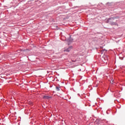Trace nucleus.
Instances as JSON below:
<instances>
[{"label":"nucleus","mask_w":125,"mask_h":125,"mask_svg":"<svg viewBox=\"0 0 125 125\" xmlns=\"http://www.w3.org/2000/svg\"><path fill=\"white\" fill-rule=\"evenodd\" d=\"M120 18V16H111L110 18H108L106 21V22L107 23H109L111 26H119V24L118 23V21L119 20H116L115 19H119Z\"/></svg>","instance_id":"f257e3e1"},{"label":"nucleus","mask_w":125,"mask_h":125,"mask_svg":"<svg viewBox=\"0 0 125 125\" xmlns=\"http://www.w3.org/2000/svg\"><path fill=\"white\" fill-rule=\"evenodd\" d=\"M74 39L72 38V35H70L69 37L66 39V42H68V45H70V43H72Z\"/></svg>","instance_id":"f03ea898"},{"label":"nucleus","mask_w":125,"mask_h":125,"mask_svg":"<svg viewBox=\"0 0 125 125\" xmlns=\"http://www.w3.org/2000/svg\"><path fill=\"white\" fill-rule=\"evenodd\" d=\"M73 48V46H70L68 48L64 49L63 51L64 52H70L71 50Z\"/></svg>","instance_id":"7ed1b4c3"},{"label":"nucleus","mask_w":125,"mask_h":125,"mask_svg":"<svg viewBox=\"0 0 125 125\" xmlns=\"http://www.w3.org/2000/svg\"><path fill=\"white\" fill-rule=\"evenodd\" d=\"M21 52H23V53H25V54H27V53H28L30 51V50H29V49H21Z\"/></svg>","instance_id":"20e7f679"},{"label":"nucleus","mask_w":125,"mask_h":125,"mask_svg":"<svg viewBox=\"0 0 125 125\" xmlns=\"http://www.w3.org/2000/svg\"><path fill=\"white\" fill-rule=\"evenodd\" d=\"M118 7H120V8H121L122 9H124V7L123 5H124V2H121L119 4H118Z\"/></svg>","instance_id":"39448f33"},{"label":"nucleus","mask_w":125,"mask_h":125,"mask_svg":"<svg viewBox=\"0 0 125 125\" xmlns=\"http://www.w3.org/2000/svg\"><path fill=\"white\" fill-rule=\"evenodd\" d=\"M43 99H50L51 98V97L46 96V95H44L42 97Z\"/></svg>","instance_id":"423d86ee"},{"label":"nucleus","mask_w":125,"mask_h":125,"mask_svg":"<svg viewBox=\"0 0 125 125\" xmlns=\"http://www.w3.org/2000/svg\"><path fill=\"white\" fill-rule=\"evenodd\" d=\"M56 90H57V91H60V87H59L58 86H56Z\"/></svg>","instance_id":"0eeeda50"},{"label":"nucleus","mask_w":125,"mask_h":125,"mask_svg":"<svg viewBox=\"0 0 125 125\" xmlns=\"http://www.w3.org/2000/svg\"><path fill=\"white\" fill-rule=\"evenodd\" d=\"M95 123H96V124H97L98 125H99V124H100V120H99V119H97L95 121Z\"/></svg>","instance_id":"6e6552de"},{"label":"nucleus","mask_w":125,"mask_h":125,"mask_svg":"<svg viewBox=\"0 0 125 125\" xmlns=\"http://www.w3.org/2000/svg\"><path fill=\"white\" fill-rule=\"evenodd\" d=\"M120 59H121V60H124V58L120 57Z\"/></svg>","instance_id":"1a4fd4ad"},{"label":"nucleus","mask_w":125,"mask_h":125,"mask_svg":"<svg viewBox=\"0 0 125 125\" xmlns=\"http://www.w3.org/2000/svg\"><path fill=\"white\" fill-rule=\"evenodd\" d=\"M109 4H110L109 3H106V5H109Z\"/></svg>","instance_id":"9d476101"},{"label":"nucleus","mask_w":125,"mask_h":125,"mask_svg":"<svg viewBox=\"0 0 125 125\" xmlns=\"http://www.w3.org/2000/svg\"><path fill=\"white\" fill-rule=\"evenodd\" d=\"M106 114H109V113H108V111H106Z\"/></svg>","instance_id":"9b49d317"},{"label":"nucleus","mask_w":125,"mask_h":125,"mask_svg":"<svg viewBox=\"0 0 125 125\" xmlns=\"http://www.w3.org/2000/svg\"><path fill=\"white\" fill-rule=\"evenodd\" d=\"M74 62H76V61H74Z\"/></svg>","instance_id":"f8f14e48"},{"label":"nucleus","mask_w":125,"mask_h":125,"mask_svg":"<svg viewBox=\"0 0 125 125\" xmlns=\"http://www.w3.org/2000/svg\"><path fill=\"white\" fill-rule=\"evenodd\" d=\"M1 100H3V99H1Z\"/></svg>","instance_id":"ddd939ff"},{"label":"nucleus","mask_w":125,"mask_h":125,"mask_svg":"<svg viewBox=\"0 0 125 125\" xmlns=\"http://www.w3.org/2000/svg\"><path fill=\"white\" fill-rule=\"evenodd\" d=\"M104 50H105V49Z\"/></svg>","instance_id":"4468645a"}]
</instances>
